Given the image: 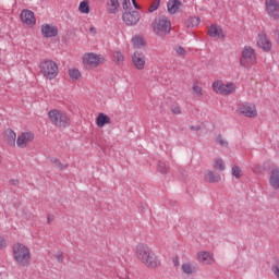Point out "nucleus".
<instances>
[{
    "mask_svg": "<svg viewBox=\"0 0 279 279\" xmlns=\"http://www.w3.org/2000/svg\"><path fill=\"white\" fill-rule=\"evenodd\" d=\"M89 32H90L92 34H97V29H96L95 27H93V26L89 28Z\"/></svg>",
    "mask_w": 279,
    "mask_h": 279,
    "instance_id": "obj_50",
    "label": "nucleus"
},
{
    "mask_svg": "<svg viewBox=\"0 0 279 279\" xmlns=\"http://www.w3.org/2000/svg\"><path fill=\"white\" fill-rule=\"evenodd\" d=\"M41 34L44 38H56V36H58V26L51 24H43Z\"/></svg>",
    "mask_w": 279,
    "mask_h": 279,
    "instance_id": "obj_13",
    "label": "nucleus"
},
{
    "mask_svg": "<svg viewBox=\"0 0 279 279\" xmlns=\"http://www.w3.org/2000/svg\"><path fill=\"white\" fill-rule=\"evenodd\" d=\"M193 92L195 93V95H198V97L202 96V87L194 85Z\"/></svg>",
    "mask_w": 279,
    "mask_h": 279,
    "instance_id": "obj_40",
    "label": "nucleus"
},
{
    "mask_svg": "<svg viewBox=\"0 0 279 279\" xmlns=\"http://www.w3.org/2000/svg\"><path fill=\"white\" fill-rule=\"evenodd\" d=\"M132 60L135 69L138 71H143L145 69V53L136 51L133 53Z\"/></svg>",
    "mask_w": 279,
    "mask_h": 279,
    "instance_id": "obj_14",
    "label": "nucleus"
},
{
    "mask_svg": "<svg viewBox=\"0 0 279 279\" xmlns=\"http://www.w3.org/2000/svg\"><path fill=\"white\" fill-rule=\"evenodd\" d=\"M157 171H159V173H169V166H167V163L165 161H159L157 165Z\"/></svg>",
    "mask_w": 279,
    "mask_h": 279,
    "instance_id": "obj_28",
    "label": "nucleus"
},
{
    "mask_svg": "<svg viewBox=\"0 0 279 279\" xmlns=\"http://www.w3.org/2000/svg\"><path fill=\"white\" fill-rule=\"evenodd\" d=\"M132 43H133V46L136 47L137 49H141V47H145V39L140 35H135L132 38Z\"/></svg>",
    "mask_w": 279,
    "mask_h": 279,
    "instance_id": "obj_23",
    "label": "nucleus"
},
{
    "mask_svg": "<svg viewBox=\"0 0 279 279\" xmlns=\"http://www.w3.org/2000/svg\"><path fill=\"white\" fill-rule=\"evenodd\" d=\"M207 178H208V182H210L211 184H215V182H221V175L220 174H215V172L208 170L207 171Z\"/></svg>",
    "mask_w": 279,
    "mask_h": 279,
    "instance_id": "obj_24",
    "label": "nucleus"
},
{
    "mask_svg": "<svg viewBox=\"0 0 279 279\" xmlns=\"http://www.w3.org/2000/svg\"><path fill=\"white\" fill-rule=\"evenodd\" d=\"M122 21L128 26H134L141 21V13L133 8H130L129 11H125L122 14Z\"/></svg>",
    "mask_w": 279,
    "mask_h": 279,
    "instance_id": "obj_7",
    "label": "nucleus"
},
{
    "mask_svg": "<svg viewBox=\"0 0 279 279\" xmlns=\"http://www.w3.org/2000/svg\"><path fill=\"white\" fill-rule=\"evenodd\" d=\"M238 112L240 114H243V117H248L250 119L258 117V111H256V105L250 102L241 105L238 109Z\"/></svg>",
    "mask_w": 279,
    "mask_h": 279,
    "instance_id": "obj_9",
    "label": "nucleus"
},
{
    "mask_svg": "<svg viewBox=\"0 0 279 279\" xmlns=\"http://www.w3.org/2000/svg\"><path fill=\"white\" fill-rule=\"evenodd\" d=\"M69 75H70L71 80H73V81H77V80H80V77H82V73L77 69L69 70Z\"/></svg>",
    "mask_w": 279,
    "mask_h": 279,
    "instance_id": "obj_27",
    "label": "nucleus"
},
{
    "mask_svg": "<svg viewBox=\"0 0 279 279\" xmlns=\"http://www.w3.org/2000/svg\"><path fill=\"white\" fill-rule=\"evenodd\" d=\"M208 36L211 38H225L223 29L217 24H211V26L208 28Z\"/></svg>",
    "mask_w": 279,
    "mask_h": 279,
    "instance_id": "obj_16",
    "label": "nucleus"
},
{
    "mask_svg": "<svg viewBox=\"0 0 279 279\" xmlns=\"http://www.w3.org/2000/svg\"><path fill=\"white\" fill-rule=\"evenodd\" d=\"M269 184L275 189L276 191L279 190V168L272 169L271 175L269 178Z\"/></svg>",
    "mask_w": 279,
    "mask_h": 279,
    "instance_id": "obj_17",
    "label": "nucleus"
},
{
    "mask_svg": "<svg viewBox=\"0 0 279 279\" xmlns=\"http://www.w3.org/2000/svg\"><path fill=\"white\" fill-rule=\"evenodd\" d=\"M177 53H178V56H184L186 53V50H184L182 47H179L177 49Z\"/></svg>",
    "mask_w": 279,
    "mask_h": 279,
    "instance_id": "obj_44",
    "label": "nucleus"
},
{
    "mask_svg": "<svg viewBox=\"0 0 279 279\" xmlns=\"http://www.w3.org/2000/svg\"><path fill=\"white\" fill-rule=\"evenodd\" d=\"M20 19L22 23H26V25H36V16L33 11L27 9L23 10L20 14Z\"/></svg>",
    "mask_w": 279,
    "mask_h": 279,
    "instance_id": "obj_15",
    "label": "nucleus"
},
{
    "mask_svg": "<svg viewBox=\"0 0 279 279\" xmlns=\"http://www.w3.org/2000/svg\"><path fill=\"white\" fill-rule=\"evenodd\" d=\"M173 264H174V267L180 266V258L178 256L175 258H173Z\"/></svg>",
    "mask_w": 279,
    "mask_h": 279,
    "instance_id": "obj_48",
    "label": "nucleus"
},
{
    "mask_svg": "<svg viewBox=\"0 0 279 279\" xmlns=\"http://www.w3.org/2000/svg\"><path fill=\"white\" fill-rule=\"evenodd\" d=\"M32 141H34V133L25 132L17 136L16 145L21 149H25L27 143H32Z\"/></svg>",
    "mask_w": 279,
    "mask_h": 279,
    "instance_id": "obj_12",
    "label": "nucleus"
},
{
    "mask_svg": "<svg viewBox=\"0 0 279 279\" xmlns=\"http://www.w3.org/2000/svg\"><path fill=\"white\" fill-rule=\"evenodd\" d=\"M7 242H5V239L3 238H0V250H3L4 247H7Z\"/></svg>",
    "mask_w": 279,
    "mask_h": 279,
    "instance_id": "obj_43",
    "label": "nucleus"
},
{
    "mask_svg": "<svg viewBox=\"0 0 279 279\" xmlns=\"http://www.w3.org/2000/svg\"><path fill=\"white\" fill-rule=\"evenodd\" d=\"M40 73L47 80H56L58 76V63L52 60H45L39 65Z\"/></svg>",
    "mask_w": 279,
    "mask_h": 279,
    "instance_id": "obj_6",
    "label": "nucleus"
},
{
    "mask_svg": "<svg viewBox=\"0 0 279 279\" xmlns=\"http://www.w3.org/2000/svg\"><path fill=\"white\" fill-rule=\"evenodd\" d=\"M78 10L82 12V14H88V12H90V7L88 5V2L82 1L80 3Z\"/></svg>",
    "mask_w": 279,
    "mask_h": 279,
    "instance_id": "obj_30",
    "label": "nucleus"
},
{
    "mask_svg": "<svg viewBox=\"0 0 279 279\" xmlns=\"http://www.w3.org/2000/svg\"><path fill=\"white\" fill-rule=\"evenodd\" d=\"M142 209L145 210V206H142Z\"/></svg>",
    "mask_w": 279,
    "mask_h": 279,
    "instance_id": "obj_52",
    "label": "nucleus"
},
{
    "mask_svg": "<svg viewBox=\"0 0 279 279\" xmlns=\"http://www.w3.org/2000/svg\"><path fill=\"white\" fill-rule=\"evenodd\" d=\"M130 5H132L130 0H123V2H122L123 10H126V11L130 10Z\"/></svg>",
    "mask_w": 279,
    "mask_h": 279,
    "instance_id": "obj_39",
    "label": "nucleus"
},
{
    "mask_svg": "<svg viewBox=\"0 0 279 279\" xmlns=\"http://www.w3.org/2000/svg\"><path fill=\"white\" fill-rule=\"evenodd\" d=\"M51 221H53V215H48L47 222L51 223Z\"/></svg>",
    "mask_w": 279,
    "mask_h": 279,
    "instance_id": "obj_49",
    "label": "nucleus"
},
{
    "mask_svg": "<svg viewBox=\"0 0 279 279\" xmlns=\"http://www.w3.org/2000/svg\"><path fill=\"white\" fill-rule=\"evenodd\" d=\"M135 10H141V5L138 4V2H136V0H131Z\"/></svg>",
    "mask_w": 279,
    "mask_h": 279,
    "instance_id": "obj_47",
    "label": "nucleus"
},
{
    "mask_svg": "<svg viewBox=\"0 0 279 279\" xmlns=\"http://www.w3.org/2000/svg\"><path fill=\"white\" fill-rule=\"evenodd\" d=\"M151 27L157 36H167L171 32V21L165 15H159L151 23Z\"/></svg>",
    "mask_w": 279,
    "mask_h": 279,
    "instance_id": "obj_4",
    "label": "nucleus"
},
{
    "mask_svg": "<svg viewBox=\"0 0 279 279\" xmlns=\"http://www.w3.org/2000/svg\"><path fill=\"white\" fill-rule=\"evenodd\" d=\"M107 5V11L109 14H117L120 8L119 0H109Z\"/></svg>",
    "mask_w": 279,
    "mask_h": 279,
    "instance_id": "obj_21",
    "label": "nucleus"
},
{
    "mask_svg": "<svg viewBox=\"0 0 279 279\" xmlns=\"http://www.w3.org/2000/svg\"><path fill=\"white\" fill-rule=\"evenodd\" d=\"M102 59H104V57L101 54H96L94 52H89L84 56L83 64H84V66H86V69H88V68L95 69V68L99 66Z\"/></svg>",
    "mask_w": 279,
    "mask_h": 279,
    "instance_id": "obj_8",
    "label": "nucleus"
},
{
    "mask_svg": "<svg viewBox=\"0 0 279 279\" xmlns=\"http://www.w3.org/2000/svg\"><path fill=\"white\" fill-rule=\"evenodd\" d=\"M50 161L52 162V165H54L57 167V169H60L61 171H64V169H66V167H69V165H65V166L62 165V162L58 158H51Z\"/></svg>",
    "mask_w": 279,
    "mask_h": 279,
    "instance_id": "obj_31",
    "label": "nucleus"
},
{
    "mask_svg": "<svg viewBox=\"0 0 279 279\" xmlns=\"http://www.w3.org/2000/svg\"><path fill=\"white\" fill-rule=\"evenodd\" d=\"M110 123V117H108V114L106 113H99L96 118V125L98 128H104L105 125H108Z\"/></svg>",
    "mask_w": 279,
    "mask_h": 279,
    "instance_id": "obj_19",
    "label": "nucleus"
},
{
    "mask_svg": "<svg viewBox=\"0 0 279 279\" xmlns=\"http://www.w3.org/2000/svg\"><path fill=\"white\" fill-rule=\"evenodd\" d=\"M234 90V83L222 84L220 95H232Z\"/></svg>",
    "mask_w": 279,
    "mask_h": 279,
    "instance_id": "obj_22",
    "label": "nucleus"
},
{
    "mask_svg": "<svg viewBox=\"0 0 279 279\" xmlns=\"http://www.w3.org/2000/svg\"><path fill=\"white\" fill-rule=\"evenodd\" d=\"M271 271L279 279V260L271 266Z\"/></svg>",
    "mask_w": 279,
    "mask_h": 279,
    "instance_id": "obj_36",
    "label": "nucleus"
},
{
    "mask_svg": "<svg viewBox=\"0 0 279 279\" xmlns=\"http://www.w3.org/2000/svg\"><path fill=\"white\" fill-rule=\"evenodd\" d=\"M124 60L125 58L123 57V53H121L120 51H116L113 53V62H116V64H123Z\"/></svg>",
    "mask_w": 279,
    "mask_h": 279,
    "instance_id": "obj_29",
    "label": "nucleus"
},
{
    "mask_svg": "<svg viewBox=\"0 0 279 279\" xmlns=\"http://www.w3.org/2000/svg\"><path fill=\"white\" fill-rule=\"evenodd\" d=\"M56 258H57L58 263H62V260H64V256L62 255V252H59L56 255Z\"/></svg>",
    "mask_w": 279,
    "mask_h": 279,
    "instance_id": "obj_42",
    "label": "nucleus"
},
{
    "mask_svg": "<svg viewBox=\"0 0 279 279\" xmlns=\"http://www.w3.org/2000/svg\"><path fill=\"white\" fill-rule=\"evenodd\" d=\"M197 260L198 263H204L205 265H211L213 256H210V253L203 251L197 253Z\"/></svg>",
    "mask_w": 279,
    "mask_h": 279,
    "instance_id": "obj_18",
    "label": "nucleus"
},
{
    "mask_svg": "<svg viewBox=\"0 0 279 279\" xmlns=\"http://www.w3.org/2000/svg\"><path fill=\"white\" fill-rule=\"evenodd\" d=\"M13 258L20 267H27L32 260L29 248L21 243L14 244Z\"/></svg>",
    "mask_w": 279,
    "mask_h": 279,
    "instance_id": "obj_2",
    "label": "nucleus"
},
{
    "mask_svg": "<svg viewBox=\"0 0 279 279\" xmlns=\"http://www.w3.org/2000/svg\"><path fill=\"white\" fill-rule=\"evenodd\" d=\"M214 168L218 169L219 171H225L226 165L223 163V159H216L214 162Z\"/></svg>",
    "mask_w": 279,
    "mask_h": 279,
    "instance_id": "obj_32",
    "label": "nucleus"
},
{
    "mask_svg": "<svg viewBox=\"0 0 279 279\" xmlns=\"http://www.w3.org/2000/svg\"><path fill=\"white\" fill-rule=\"evenodd\" d=\"M232 175L236 179L241 178V167L233 166L232 167Z\"/></svg>",
    "mask_w": 279,
    "mask_h": 279,
    "instance_id": "obj_35",
    "label": "nucleus"
},
{
    "mask_svg": "<svg viewBox=\"0 0 279 279\" xmlns=\"http://www.w3.org/2000/svg\"><path fill=\"white\" fill-rule=\"evenodd\" d=\"M7 136L11 138V141H16V133L12 131L11 129L7 130Z\"/></svg>",
    "mask_w": 279,
    "mask_h": 279,
    "instance_id": "obj_38",
    "label": "nucleus"
},
{
    "mask_svg": "<svg viewBox=\"0 0 279 279\" xmlns=\"http://www.w3.org/2000/svg\"><path fill=\"white\" fill-rule=\"evenodd\" d=\"M180 5H182V1L169 0L167 3L168 12L170 14H175V12H178V10H180Z\"/></svg>",
    "mask_w": 279,
    "mask_h": 279,
    "instance_id": "obj_20",
    "label": "nucleus"
},
{
    "mask_svg": "<svg viewBox=\"0 0 279 279\" xmlns=\"http://www.w3.org/2000/svg\"><path fill=\"white\" fill-rule=\"evenodd\" d=\"M9 184H11V186H16L19 184V179H10Z\"/></svg>",
    "mask_w": 279,
    "mask_h": 279,
    "instance_id": "obj_45",
    "label": "nucleus"
},
{
    "mask_svg": "<svg viewBox=\"0 0 279 279\" xmlns=\"http://www.w3.org/2000/svg\"><path fill=\"white\" fill-rule=\"evenodd\" d=\"M278 43H279V31H278Z\"/></svg>",
    "mask_w": 279,
    "mask_h": 279,
    "instance_id": "obj_51",
    "label": "nucleus"
},
{
    "mask_svg": "<svg viewBox=\"0 0 279 279\" xmlns=\"http://www.w3.org/2000/svg\"><path fill=\"white\" fill-rule=\"evenodd\" d=\"M222 87H223V83L221 81H216L213 83V90H215V93H219L221 95Z\"/></svg>",
    "mask_w": 279,
    "mask_h": 279,
    "instance_id": "obj_33",
    "label": "nucleus"
},
{
    "mask_svg": "<svg viewBox=\"0 0 279 279\" xmlns=\"http://www.w3.org/2000/svg\"><path fill=\"white\" fill-rule=\"evenodd\" d=\"M190 130H192V132H199V130H202V125H191Z\"/></svg>",
    "mask_w": 279,
    "mask_h": 279,
    "instance_id": "obj_41",
    "label": "nucleus"
},
{
    "mask_svg": "<svg viewBox=\"0 0 279 279\" xmlns=\"http://www.w3.org/2000/svg\"><path fill=\"white\" fill-rule=\"evenodd\" d=\"M256 62H258L256 50H254L252 46H244L240 57V66L243 69H252Z\"/></svg>",
    "mask_w": 279,
    "mask_h": 279,
    "instance_id": "obj_3",
    "label": "nucleus"
},
{
    "mask_svg": "<svg viewBox=\"0 0 279 279\" xmlns=\"http://www.w3.org/2000/svg\"><path fill=\"white\" fill-rule=\"evenodd\" d=\"M160 8V0H154L150 4V7L148 8V12H156V10Z\"/></svg>",
    "mask_w": 279,
    "mask_h": 279,
    "instance_id": "obj_34",
    "label": "nucleus"
},
{
    "mask_svg": "<svg viewBox=\"0 0 279 279\" xmlns=\"http://www.w3.org/2000/svg\"><path fill=\"white\" fill-rule=\"evenodd\" d=\"M199 23H201V20L198 16H192L185 21L186 27H197V25H199Z\"/></svg>",
    "mask_w": 279,
    "mask_h": 279,
    "instance_id": "obj_25",
    "label": "nucleus"
},
{
    "mask_svg": "<svg viewBox=\"0 0 279 279\" xmlns=\"http://www.w3.org/2000/svg\"><path fill=\"white\" fill-rule=\"evenodd\" d=\"M136 254L138 260H142L148 269H156V267L160 265L158 257H156V254L151 253V250H149L147 244L137 245Z\"/></svg>",
    "mask_w": 279,
    "mask_h": 279,
    "instance_id": "obj_1",
    "label": "nucleus"
},
{
    "mask_svg": "<svg viewBox=\"0 0 279 279\" xmlns=\"http://www.w3.org/2000/svg\"><path fill=\"white\" fill-rule=\"evenodd\" d=\"M181 269L183 274H186L187 276H191V274H195V267L191 265V263L182 264Z\"/></svg>",
    "mask_w": 279,
    "mask_h": 279,
    "instance_id": "obj_26",
    "label": "nucleus"
},
{
    "mask_svg": "<svg viewBox=\"0 0 279 279\" xmlns=\"http://www.w3.org/2000/svg\"><path fill=\"white\" fill-rule=\"evenodd\" d=\"M257 47L259 49H263L266 53H269L271 51V40L267 38V35L265 33H259L257 37Z\"/></svg>",
    "mask_w": 279,
    "mask_h": 279,
    "instance_id": "obj_11",
    "label": "nucleus"
},
{
    "mask_svg": "<svg viewBox=\"0 0 279 279\" xmlns=\"http://www.w3.org/2000/svg\"><path fill=\"white\" fill-rule=\"evenodd\" d=\"M265 3H266V10L269 16H271V19H275V21H278L279 3L277 2V0H266Z\"/></svg>",
    "mask_w": 279,
    "mask_h": 279,
    "instance_id": "obj_10",
    "label": "nucleus"
},
{
    "mask_svg": "<svg viewBox=\"0 0 279 279\" xmlns=\"http://www.w3.org/2000/svg\"><path fill=\"white\" fill-rule=\"evenodd\" d=\"M217 142L219 143V145H221V147H228V141L223 140V136L218 135Z\"/></svg>",
    "mask_w": 279,
    "mask_h": 279,
    "instance_id": "obj_37",
    "label": "nucleus"
},
{
    "mask_svg": "<svg viewBox=\"0 0 279 279\" xmlns=\"http://www.w3.org/2000/svg\"><path fill=\"white\" fill-rule=\"evenodd\" d=\"M172 112H173V114H182V110L180 109V107H174L172 109Z\"/></svg>",
    "mask_w": 279,
    "mask_h": 279,
    "instance_id": "obj_46",
    "label": "nucleus"
},
{
    "mask_svg": "<svg viewBox=\"0 0 279 279\" xmlns=\"http://www.w3.org/2000/svg\"><path fill=\"white\" fill-rule=\"evenodd\" d=\"M48 116L51 121V124L56 125L57 128H66L71 123V120L69 119L66 113L58 109L50 110L48 112Z\"/></svg>",
    "mask_w": 279,
    "mask_h": 279,
    "instance_id": "obj_5",
    "label": "nucleus"
}]
</instances>
